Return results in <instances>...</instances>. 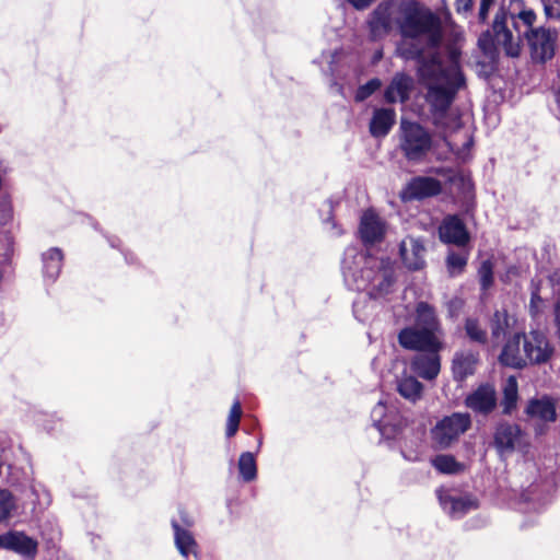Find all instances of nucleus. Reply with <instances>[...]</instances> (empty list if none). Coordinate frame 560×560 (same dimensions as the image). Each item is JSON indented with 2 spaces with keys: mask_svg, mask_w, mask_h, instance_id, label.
<instances>
[{
  "mask_svg": "<svg viewBox=\"0 0 560 560\" xmlns=\"http://www.w3.org/2000/svg\"><path fill=\"white\" fill-rule=\"evenodd\" d=\"M541 280L532 279L530 281V294H540Z\"/></svg>",
  "mask_w": 560,
  "mask_h": 560,
  "instance_id": "obj_59",
  "label": "nucleus"
},
{
  "mask_svg": "<svg viewBox=\"0 0 560 560\" xmlns=\"http://www.w3.org/2000/svg\"><path fill=\"white\" fill-rule=\"evenodd\" d=\"M466 408L474 411L476 415L488 417L498 407V393L493 383L481 382L466 394L464 398Z\"/></svg>",
  "mask_w": 560,
  "mask_h": 560,
  "instance_id": "obj_10",
  "label": "nucleus"
},
{
  "mask_svg": "<svg viewBox=\"0 0 560 560\" xmlns=\"http://www.w3.org/2000/svg\"><path fill=\"white\" fill-rule=\"evenodd\" d=\"M497 0H480L478 9V22L486 24L489 20L491 8L495 4Z\"/></svg>",
  "mask_w": 560,
  "mask_h": 560,
  "instance_id": "obj_45",
  "label": "nucleus"
},
{
  "mask_svg": "<svg viewBox=\"0 0 560 560\" xmlns=\"http://www.w3.org/2000/svg\"><path fill=\"white\" fill-rule=\"evenodd\" d=\"M465 336L469 342L480 346L488 345L487 329L482 328L478 317L467 316L464 320Z\"/></svg>",
  "mask_w": 560,
  "mask_h": 560,
  "instance_id": "obj_29",
  "label": "nucleus"
},
{
  "mask_svg": "<svg viewBox=\"0 0 560 560\" xmlns=\"http://www.w3.org/2000/svg\"><path fill=\"white\" fill-rule=\"evenodd\" d=\"M441 192V180L433 176L417 175L401 189L399 197L404 202L423 201L429 198L439 197Z\"/></svg>",
  "mask_w": 560,
  "mask_h": 560,
  "instance_id": "obj_12",
  "label": "nucleus"
},
{
  "mask_svg": "<svg viewBox=\"0 0 560 560\" xmlns=\"http://www.w3.org/2000/svg\"><path fill=\"white\" fill-rule=\"evenodd\" d=\"M490 327L491 337L494 340H498L501 336L506 337L510 334V314L505 307L494 311L490 320Z\"/></svg>",
  "mask_w": 560,
  "mask_h": 560,
  "instance_id": "obj_31",
  "label": "nucleus"
},
{
  "mask_svg": "<svg viewBox=\"0 0 560 560\" xmlns=\"http://www.w3.org/2000/svg\"><path fill=\"white\" fill-rule=\"evenodd\" d=\"M529 303L541 305L544 304V299L541 298L540 294H530Z\"/></svg>",
  "mask_w": 560,
  "mask_h": 560,
  "instance_id": "obj_62",
  "label": "nucleus"
},
{
  "mask_svg": "<svg viewBox=\"0 0 560 560\" xmlns=\"http://www.w3.org/2000/svg\"><path fill=\"white\" fill-rule=\"evenodd\" d=\"M548 280L552 287L560 285V272L559 270L553 271L548 276Z\"/></svg>",
  "mask_w": 560,
  "mask_h": 560,
  "instance_id": "obj_60",
  "label": "nucleus"
},
{
  "mask_svg": "<svg viewBox=\"0 0 560 560\" xmlns=\"http://www.w3.org/2000/svg\"><path fill=\"white\" fill-rule=\"evenodd\" d=\"M377 272L374 267L362 266L349 280V284H346L350 290H364L366 289L376 278Z\"/></svg>",
  "mask_w": 560,
  "mask_h": 560,
  "instance_id": "obj_33",
  "label": "nucleus"
},
{
  "mask_svg": "<svg viewBox=\"0 0 560 560\" xmlns=\"http://www.w3.org/2000/svg\"><path fill=\"white\" fill-rule=\"evenodd\" d=\"M400 150L408 162H422L428 153L435 150L439 143L429 130L418 121L401 122Z\"/></svg>",
  "mask_w": 560,
  "mask_h": 560,
  "instance_id": "obj_3",
  "label": "nucleus"
},
{
  "mask_svg": "<svg viewBox=\"0 0 560 560\" xmlns=\"http://www.w3.org/2000/svg\"><path fill=\"white\" fill-rule=\"evenodd\" d=\"M396 124V112L392 107L374 108L369 122V132L375 139L385 138Z\"/></svg>",
  "mask_w": 560,
  "mask_h": 560,
  "instance_id": "obj_21",
  "label": "nucleus"
},
{
  "mask_svg": "<svg viewBox=\"0 0 560 560\" xmlns=\"http://www.w3.org/2000/svg\"><path fill=\"white\" fill-rule=\"evenodd\" d=\"M469 259V252L467 249L456 252L448 249L445 257V267L450 277L454 278L465 272Z\"/></svg>",
  "mask_w": 560,
  "mask_h": 560,
  "instance_id": "obj_28",
  "label": "nucleus"
},
{
  "mask_svg": "<svg viewBox=\"0 0 560 560\" xmlns=\"http://www.w3.org/2000/svg\"><path fill=\"white\" fill-rule=\"evenodd\" d=\"M474 145V138L470 137L462 147V150H469Z\"/></svg>",
  "mask_w": 560,
  "mask_h": 560,
  "instance_id": "obj_64",
  "label": "nucleus"
},
{
  "mask_svg": "<svg viewBox=\"0 0 560 560\" xmlns=\"http://www.w3.org/2000/svg\"><path fill=\"white\" fill-rule=\"evenodd\" d=\"M262 446V435L257 438L256 452L245 451L241 453L237 462L238 479L244 483L253 482L258 477L256 456Z\"/></svg>",
  "mask_w": 560,
  "mask_h": 560,
  "instance_id": "obj_22",
  "label": "nucleus"
},
{
  "mask_svg": "<svg viewBox=\"0 0 560 560\" xmlns=\"http://www.w3.org/2000/svg\"><path fill=\"white\" fill-rule=\"evenodd\" d=\"M440 200L442 202H450L454 206H459L460 207V200H462V197L457 194L455 195L453 189H452V186H444L442 183H441V192H440Z\"/></svg>",
  "mask_w": 560,
  "mask_h": 560,
  "instance_id": "obj_43",
  "label": "nucleus"
},
{
  "mask_svg": "<svg viewBox=\"0 0 560 560\" xmlns=\"http://www.w3.org/2000/svg\"><path fill=\"white\" fill-rule=\"evenodd\" d=\"M501 36L502 42H500V46L503 47L505 56L512 59L518 58L522 54V40L518 39L515 42L512 31L502 34Z\"/></svg>",
  "mask_w": 560,
  "mask_h": 560,
  "instance_id": "obj_36",
  "label": "nucleus"
},
{
  "mask_svg": "<svg viewBox=\"0 0 560 560\" xmlns=\"http://www.w3.org/2000/svg\"><path fill=\"white\" fill-rule=\"evenodd\" d=\"M495 15H501L502 18H505L506 20H509V18H511L512 20L515 19V14L512 13L509 9H506L504 4H501L499 7Z\"/></svg>",
  "mask_w": 560,
  "mask_h": 560,
  "instance_id": "obj_57",
  "label": "nucleus"
},
{
  "mask_svg": "<svg viewBox=\"0 0 560 560\" xmlns=\"http://www.w3.org/2000/svg\"><path fill=\"white\" fill-rule=\"evenodd\" d=\"M523 350L525 357L529 360V364H532V359H534L535 357L533 353L535 351L537 352V348H535V345L532 341H529L528 339H524Z\"/></svg>",
  "mask_w": 560,
  "mask_h": 560,
  "instance_id": "obj_51",
  "label": "nucleus"
},
{
  "mask_svg": "<svg viewBox=\"0 0 560 560\" xmlns=\"http://www.w3.org/2000/svg\"><path fill=\"white\" fill-rule=\"evenodd\" d=\"M393 282L394 278L390 273L384 275L383 280L378 284L374 285L371 292L369 293L370 298L374 300L377 299L378 295L384 292L385 285H390Z\"/></svg>",
  "mask_w": 560,
  "mask_h": 560,
  "instance_id": "obj_46",
  "label": "nucleus"
},
{
  "mask_svg": "<svg viewBox=\"0 0 560 560\" xmlns=\"http://www.w3.org/2000/svg\"><path fill=\"white\" fill-rule=\"evenodd\" d=\"M522 338H525V334L523 331L514 332L512 336L506 338V341L502 346L501 352L498 355V362L501 366L520 371L527 366L526 360L520 355Z\"/></svg>",
  "mask_w": 560,
  "mask_h": 560,
  "instance_id": "obj_20",
  "label": "nucleus"
},
{
  "mask_svg": "<svg viewBox=\"0 0 560 560\" xmlns=\"http://www.w3.org/2000/svg\"><path fill=\"white\" fill-rule=\"evenodd\" d=\"M382 86V80L378 77L369 79L363 84H360L354 93V101L362 103L371 97Z\"/></svg>",
  "mask_w": 560,
  "mask_h": 560,
  "instance_id": "obj_35",
  "label": "nucleus"
},
{
  "mask_svg": "<svg viewBox=\"0 0 560 560\" xmlns=\"http://www.w3.org/2000/svg\"><path fill=\"white\" fill-rule=\"evenodd\" d=\"M542 7H544V13H545L547 20H560V10L556 11L553 9L552 3L551 4L545 3V5H542Z\"/></svg>",
  "mask_w": 560,
  "mask_h": 560,
  "instance_id": "obj_52",
  "label": "nucleus"
},
{
  "mask_svg": "<svg viewBox=\"0 0 560 560\" xmlns=\"http://www.w3.org/2000/svg\"><path fill=\"white\" fill-rule=\"evenodd\" d=\"M474 214L463 212V202L458 212L446 214L438 228V236L442 244L464 246L470 238V233L465 219L474 218Z\"/></svg>",
  "mask_w": 560,
  "mask_h": 560,
  "instance_id": "obj_8",
  "label": "nucleus"
},
{
  "mask_svg": "<svg viewBox=\"0 0 560 560\" xmlns=\"http://www.w3.org/2000/svg\"><path fill=\"white\" fill-rule=\"evenodd\" d=\"M0 549L12 551L26 560H33L38 552V542L24 532L9 530L0 534Z\"/></svg>",
  "mask_w": 560,
  "mask_h": 560,
  "instance_id": "obj_15",
  "label": "nucleus"
},
{
  "mask_svg": "<svg viewBox=\"0 0 560 560\" xmlns=\"http://www.w3.org/2000/svg\"><path fill=\"white\" fill-rule=\"evenodd\" d=\"M477 46L488 61L478 60L477 66L480 68H488V71H479V78L490 80L500 70V40L494 38V35L489 28L481 32L478 37Z\"/></svg>",
  "mask_w": 560,
  "mask_h": 560,
  "instance_id": "obj_14",
  "label": "nucleus"
},
{
  "mask_svg": "<svg viewBox=\"0 0 560 560\" xmlns=\"http://www.w3.org/2000/svg\"><path fill=\"white\" fill-rule=\"evenodd\" d=\"M326 222H331V224H332V228H334V229L339 228V225H338V224H337V222L335 221V217H334V211H332V210H330V211H329V215H328V218L326 219Z\"/></svg>",
  "mask_w": 560,
  "mask_h": 560,
  "instance_id": "obj_63",
  "label": "nucleus"
},
{
  "mask_svg": "<svg viewBox=\"0 0 560 560\" xmlns=\"http://www.w3.org/2000/svg\"><path fill=\"white\" fill-rule=\"evenodd\" d=\"M396 390L404 399L416 404L423 397L424 384L415 375L404 372L401 378L397 381Z\"/></svg>",
  "mask_w": 560,
  "mask_h": 560,
  "instance_id": "obj_24",
  "label": "nucleus"
},
{
  "mask_svg": "<svg viewBox=\"0 0 560 560\" xmlns=\"http://www.w3.org/2000/svg\"><path fill=\"white\" fill-rule=\"evenodd\" d=\"M555 351V346L547 339L537 349L536 355L534 357V359H532V365H542L548 363L551 360Z\"/></svg>",
  "mask_w": 560,
  "mask_h": 560,
  "instance_id": "obj_39",
  "label": "nucleus"
},
{
  "mask_svg": "<svg viewBox=\"0 0 560 560\" xmlns=\"http://www.w3.org/2000/svg\"><path fill=\"white\" fill-rule=\"evenodd\" d=\"M63 253L59 247H51L42 254L44 278L55 282L60 275Z\"/></svg>",
  "mask_w": 560,
  "mask_h": 560,
  "instance_id": "obj_25",
  "label": "nucleus"
},
{
  "mask_svg": "<svg viewBox=\"0 0 560 560\" xmlns=\"http://www.w3.org/2000/svg\"><path fill=\"white\" fill-rule=\"evenodd\" d=\"M480 363V354L475 350L456 351L451 363L453 380L457 383L465 382L469 376L474 375L477 365Z\"/></svg>",
  "mask_w": 560,
  "mask_h": 560,
  "instance_id": "obj_19",
  "label": "nucleus"
},
{
  "mask_svg": "<svg viewBox=\"0 0 560 560\" xmlns=\"http://www.w3.org/2000/svg\"><path fill=\"white\" fill-rule=\"evenodd\" d=\"M489 30L494 35L495 39H498L500 35L511 31L508 26V20L505 18H502L501 15H494L491 28Z\"/></svg>",
  "mask_w": 560,
  "mask_h": 560,
  "instance_id": "obj_42",
  "label": "nucleus"
},
{
  "mask_svg": "<svg viewBox=\"0 0 560 560\" xmlns=\"http://www.w3.org/2000/svg\"><path fill=\"white\" fill-rule=\"evenodd\" d=\"M171 527L174 535V545L179 555L186 560H201L199 545L192 532L183 527L175 517L171 520Z\"/></svg>",
  "mask_w": 560,
  "mask_h": 560,
  "instance_id": "obj_17",
  "label": "nucleus"
},
{
  "mask_svg": "<svg viewBox=\"0 0 560 560\" xmlns=\"http://www.w3.org/2000/svg\"><path fill=\"white\" fill-rule=\"evenodd\" d=\"M432 467L442 475L457 476L465 471L466 466L459 462L453 454L440 453L430 460Z\"/></svg>",
  "mask_w": 560,
  "mask_h": 560,
  "instance_id": "obj_26",
  "label": "nucleus"
},
{
  "mask_svg": "<svg viewBox=\"0 0 560 560\" xmlns=\"http://www.w3.org/2000/svg\"><path fill=\"white\" fill-rule=\"evenodd\" d=\"M409 425V419L406 417H400L395 422H388V431L386 435V440H396Z\"/></svg>",
  "mask_w": 560,
  "mask_h": 560,
  "instance_id": "obj_40",
  "label": "nucleus"
},
{
  "mask_svg": "<svg viewBox=\"0 0 560 560\" xmlns=\"http://www.w3.org/2000/svg\"><path fill=\"white\" fill-rule=\"evenodd\" d=\"M520 19L524 25H526L528 28L534 27V23L536 22L537 14L534 9L532 8H521L520 12L515 14V19Z\"/></svg>",
  "mask_w": 560,
  "mask_h": 560,
  "instance_id": "obj_44",
  "label": "nucleus"
},
{
  "mask_svg": "<svg viewBox=\"0 0 560 560\" xmlns=\"http://www.w3.org/2000/svg\"><path fill=\"white\" fill-rule=\"evenodd\" d=\"M532 337L534 340L535 348H539L546 340V336L540 330H532Z\"/></svg>",
  "mask_w": 560,
  "mask_h": 560,
  "instance_id": "obj_54",
  "label": "nucleus"
},
{
  "mask_svg": "<svg viewBox=\"0 0 560 560\" xmlns=\"http://www.w3.org/2000/svg\"><path fill=\"white\" fill-rule=\"evenodd\" d=\"M465 304L466 302L462 296L454 295L452 299H450L445 303L447 311L446 318L452 323L456 322L459 318V315L464 310Z\"/></svg>",
  "mask_w": 560,
  "mask_h": 560,
  "instance_id": "obj_38",
  "label": "nucleus"
},
{
  "mask_svg": "<svg viewBox=\"0 0 560 560\" xmlns=\"http://www.w3.org/2000/svg\"><path fill=\"white\" fill-rule=\"evenodd\" d=\"M373 425L377 429L381 436L386 439L387 431H388V422H383L381 419L374 421Z\"/></svg>",
  "mask_w": 560,
  "mask_h": 560,
  "instance_id": "obj_56",
  "label": "nucleus"
},
{
  "mask_svg": "<svg viewBox=\"0 0 560 560\" xmlns=\"http://www.w3.org/2000/svg\"><path fill=\"white\" fill-rule=\"evenodd\" d=\"M524 413L527 418L541 422L535 427L536 435H541L547 425L558 419V399L548 393L535 395L527 399Z\"/></svg>",
  "mask_w": 560,
  "mask_h": 560,
  "instance_id": "obj_6",
  "label": "nucleus"
},
{
  "mask_svg": "<svg viewBox=\"0 0 560 560\" xmlns=\"http://www.w3.org/2000/svg\"><path fill=\"white\" fill-rule=\"evenodd\" d=\"M478 283L482 294H486L495 283L494 260L489 257L482 260L477 270Z\"/></svg>",
  "mask_w": 560,
  "mask_h": 560,
  "instance_id": "obj_32",
  "label": "nucleus"
},
{
  "mask_svg": "<svg viewBox=\"0 0 560 560\" xmlns=\"http://www.w3.org/2000/svg\"><path fill=\"white\" fill-rule=\"evenodd\" d=\"M501 392V413L503 416L511 417L515 411H517L518 402L521 400L517 377L515 375H509L502 384Z\"/></svg>",
  "mask_w": 560,
  "mask_h": 560,
  "instance_id": "obj_23",
  "label": "nucleus"
},
{
  "mask_svg": "<svg viewBox=\"0 0 560 560\" xmlns=\"http://www.w3.org/2000/svg\"><path fill=\"white\" fill-rule=\"evenodd\" d=\"M377 262H378V272L392 270L393 260L390 257L384 256V257H381L380 259L377 258Z\"/></svg>",
  "mask_w": 560,
  "mask_h": 560,
  "instance_id": "obj_53",
  "label": "nucleus"
},
{
  "mask_svg": "<svg viewBox=\"0 0 560 560\" xmlns=\"http://www.w3.org/2000/svg\"><path fill=\"white\" fill-rule=\"evenodd\" d=\"M553 323L558 331H560V299L553 304Z\"/></svg>",
  "mask_w": 560,
  "mask_h": 560,
  "instance_id": "obj_55",
  "label": "nucleus"
},
{
  "mask_svg": "<svg viewBox=\"0 0 560 560\" xmlns=\"http://www.w3.org/2000/svg\"><path fill=\"white\" fill-rule=\"evenodd\" d=\"M472 425L469 412L454 411L438 420L431 428V438L440 450H446L455 443L459 436L466 433Z\"/></svg>",
  "mask_w": 560,
  "mask_h": 560,
  "instance_id": "obj_5",
  "label": "nucleus"
},
{
  "mask_svg": "<svg viewBox=\"0 0 560 560\" xmlns=\"http://www.w3.org/2000/svg\"><path fill=\"white\" fill-rule=\"evenodd\" d=\"M432 172L443 179L442 184L445 187L456 186L457 192L462 197L464 213L474 214L476 212V185L469 172L465 173L458 167L444 165L433 167Z\"/></svg>",
  "mask_w": 560,
  "mask_h": 560,
  "instance_id": "obj_4",
  "label": "nucleus"
},
{
  "mask_svg": "<svg viewBox=\"0 0 560 560\" xmlns=\"http://www.w3.org/2000/svg\"><path fill=\"white\" fill-rule=\"evenodd\" d=\"M435 493L441 508L452 518H462L470 511L477 510L480 506L478 498L470 492L453 495L448 490L440 487L435 490Z\"/></svg>",
  "mask_w": 560,
  "mask_h": 560,
  "instance_id": "obj_13",
  "label": "nucleus"
},
{
  "mask_svg": "<svg viewBox=\"0 0 560 560\" xmlns=\"http://www.w3.org/2000/svg\"><path fill=\"white\" fill-rule=\"evenodd\" d=\"M398 256H399L401 264L407 269V265L410 264V257L408 256V247H407L405 241H401L398 244Z\"/></svg>",
  "mask_w": 560,
  "mask_h": 560,
  "instance_id": "obj_50",
  "label": "nucleus"
},
{
  "mask_svg": "<svg viewBox=\"0 0 560 560\" xmlns=\"http://www.w3.org/2000/svg\"><path fill=\"white\" fill-rule=\"evenodd\" d=\"M455 8L458 14L471 13L474 10V0H456Z\"/></svg>",
  "mask_w": 560,
  "mask_h": 560,
  "instance_id": "obj_48",
  "label": "nucleus"
},
{
  "mask_svg": "<svg viewBox=\"0 0 560 560\" xmlns=\"http://www.w3.org/2000/svg\"><path fill=\"white\" fill-rule=\"evenodd\" d=\"M361 260L363 261H373L377 260V257L371 252V248H364L361 250Z\"/></svg>",
  "mask_w": 560,
  "mask_h": 560,
  "instance_id": "obj_58",
  "label": "nucleus"
},
{
  "mask_svg": "<svg viewBox=\"0 0 560 560\" xmlns=\"http://www.w3.org/2000/svg\"><path fill=\"white\" fill-rule=\"evenodd\" d=\"M357 11L369 9L376 0H345Z\"/></svg>",
  "mask_w": 560,
  "mask_h": 560,
  "instance_id": "obj_49",
  "label": "nucleus"
},
{
  "mask_svg": "<svg viewBox=\"0 0 560 560\" xmlns=\"http://www.w3.org/2000/svg\"><path fill=\"white\" fill-rule=\"evenodd\" d=\"M366 27L371 42H378L393 31H397L402 39H411L398 43L395 55L406 62H415L417 83L425 90L424 101L438 126L458 93L467 88L460 49H454L452 61L444 65L436 54L425 56L422 45L415 42L425 36L429 47H438L443 37L440 16L417 0H382L369 13Z\"/></svg>",
  "mask_w": 560,
  "mask_h": 560,
  "instance_id": "obj_1",
  "label": "nucleus"
},
{
  "mask_svg": "<svg viewBox=\"0 0 560 560\" xmlns=\"http://www.w3.org/2000/svg\"><path fill=\"white\" fill-rule=\"evenodd\" d=\"M411 241V255L410 264L407 265V270L417 272L425 268L427 261L424 259L425 241L422 236L410 237Z\"/></svg>",
  "mask_w": 560,
  "mask_h": 560,
  "instance_id": "obj_30",
  "label": "nucleus"
},
{
  "mask_svg": "<svg viewBox=\"0 0 560 560\" xmlns=\"http://www.w3.org/2000/svg\"><path fill=\"white\" fill-rule=\"evenodd\" d=\"M177 510H178V518H176V520L183 525V527H185L187 529L192 527L195 525V521L189 515L187 510L182 504L178 505Z\"/></svg>",
  "mask_w": 560,
  "mask_h": 560,
  "instance_id": "obj_47",
  "label": "nucleus"
},
{
  "mask_svg": "<svg viewBox=\"0 0 560 560\" xmlns=\"http://www.w3.org/2000/svg\"><path fill=\"white\" fill-rule=\"evenodd\" d=\"M417 79L406 71H397L384 90V100L388 104L406 103L416 88Z\"/></svg>",
  "mask_w": 560,
  "mask_h": 560,
  "instance_id": "obj_16",
  "label": "nucleus"
},
{
  "mask_svg": "<svg viewBox=\"0 0 560 560\" xmlns=\"http://www.w3.org/2000/svg\"><path fill=\"white\" fill-rule=\"evenodd\" d=\"M242 415V407L240 398L236 397L231 406L228 419H226V427H225V436L226 439L233 438L240 427V418Z\"/></svg>",
  "mask_w": 560,
  "mask_h": 560,
  "instance_id": "obj_34",
  "label": "nucleus"
},
{
  "mask_svg": "<svg viewBox=\"0 0 560 560\" xmlns=\"http://www.w3.org/2000/svg\"><path fill=\"white\" fill-rule=\"evenodd\" d=\"M451 107L446 109L444 113L440 124L438 126L434 124V116H431V124L439 130L440 138L446 145L448 152L455 154L457 158L459 156L460 149L456 148V145L448 139V133L457 132L464 127V121L462 117V113L456 109L452 110Z\"/></svg>",
  "mask_w": 560,
  "mask_h": 560,
  "instance_id": "obj_18",
  "label": "nucleus"
},
{
  "mask_svg": "<svg viewBox=\"0 0 560 560\" xmlns=\"http://www.w3.org/2000/svg\"><path fill=\"white\" fill-rule=\"evenodd\" d=\"M397 342L406 351L416 352L410 370L425 381L435 380L441 371V352L445 349V331L436 308L420 301L415 308L413 320L397 332Z\"/></svg>",
  "mask_w": 560,
  "mask_h": 560,
  "instance_id": "obj_2",
  "label": "nucleus"
},
{
  "mask_svg": "<svg viewBox=\"0 0 560 560\" xmlns=\"http://www.w3.org/2000/svg\"><path fill=\"white\" fill-rule=\"evenodd\" d=\"M16 503L11 491L0 489V524L8 521L15 510Z\"/></svg>",
  "mask_w": 560,
  "mask_h": 560,
  "instance_id": "obj_37",
  "label": "nucleus"
},
{
  "mask_svg": "<svg viewBox=\"0 0 560 560\" xmlns=\"http://www.w3.org/2000/svg\"><path fill=\"white\" fill-rule=\"evenodd\" d=\"M361 267V249H359V247L353 244L347 246L343 252V257L340 265L341 273L346 284H349L350 278H352L355 273V270H359Z\"/></svg>",
  "mask_w": 560,
  "mask_h": 560,
  "instance_id": "obj_27",
  "label": "nucleus"
},
{
  "mask_svg": "<svg viewBox=\"0 0 560 560\" xmlns=\"http://www.w3.org/2000/svg\"><path fill=\"white\" fill-rule=\"evenodd\" d=\"M524 36L527 40L530 59L534 63L544 65L552 59L556 48V28L546 27L544 25L530 27L524 33Z\"/></svg>",
  "mask_w": 560,
  "mask_h": 560,
  "instance_id": "obj_7",
  "label": "nucleus"
},
{
  "mask_svg": "<svg viewBox=\"0 0 560 560\" xmlns=\"http://www.w3.org/2000/svg\"><path fill=\"white\" fill-rule=\"evenodd\" d=\"M526 435L521 424L501 419L494 425L492 444L499 455L513 453L517 448L527 446L524 442Z\"/></svg>",
  "mask_w": 560,
  "mask_h": 560,
  "instance_id": "obj_9",
  "label": "nucleus"
},
{
  "mask_svg": "<svg viewBox=\"0 0 560 560\" xmlns=\"http://www.w3.org/2000/svg\"><path fill=\"white\" fill-rule=\"evenodd\" d=\"M522 276V267L517 264L509 265L503 273L499 276V280L505 284L510 285L512 283V278H518Z\"/></svg>",
  "mask_w": 560,
  "mask_h": 560,
  "instance_id": "obj_41",
  "label": "nucleus"
},
{
  "mask_svg": "<svg viewBox=\"0 0 560 560\" xmlns=\"http://www.w3.org/2000/svg\"><path fill=\"white\" fill-rule=\"evenodd\" d=\"M540 313H541V308H540L539 304L529 303V314L532 315V317H536Z\"/></svg>",
  "mask_w": 560,
  "mask_h": 560,
  "instance_id": "obj_61",
  "label": "nucleus"
},
{
  "mask_svg": "<svg viewBox=\"0 0 560 560\" xmlns=\"http://www.w3.org/2000/svg\"><path fill=\"white\" fill-rule=\"evenodd\" d=\"M386 236V222L374 209H368L360 218L357 237L364 248H372Z\"/></svg>",
  "mask_w": 560,
  "mask_h": 560,
  "instance_id": "obj_11",
  "label": "nucleus"
}]
</instances>
